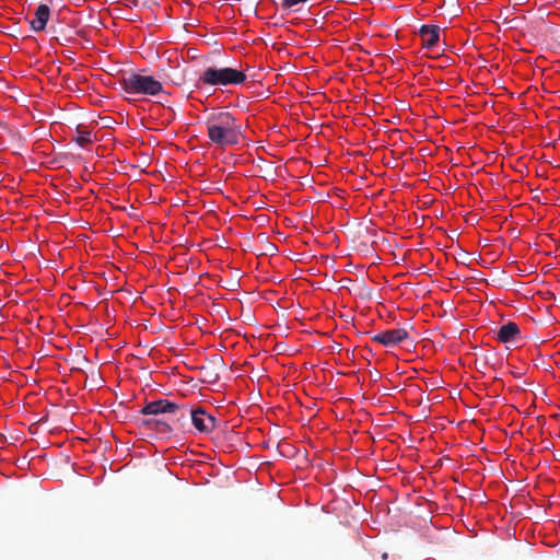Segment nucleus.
I'll list each match as a JSON object with an SVG mask.
<instances>
[{"label":"nucleus","mask_w":560,"mask_h":560,"mask_svg":"<svg viewBox=\"0 0 560 560\" xmlns=\"http://www.w3.org/2000/svg\"><path fill=\"white\" fill-rule=\"evenodd\" d=\"M189 418L191 424L201 434L211 433L217 427V419L208 413L203 408L190 409Z\"/></svg>","instance_id":"20e7f679"},{"label":"nucleus","mask_w":560,"mask_h":560,"mask_svg":"<svg viewBox=\"0 0 560 560\" xmlns=\"http://www.w3.org/2000/svg\"><path fill=\"white\" fill-rule=\"evenodd\" d=\"M143 424L151 429L156 431L159 434L168 438L173 433V425L168 423V421L162 420V419H148L143 421Z\"/></svg>","instance_id":"9d476101"},{"label":"nucleus","mask_w":560,"mask_h":560,"mask_svg":"<svg viewBox=\"0 0 560 560\" xmlns=\"http://www.w3.org/2000/svg\"><path fill=\"white\" fill-rule=\"evenodd\" d=\"M189 411L190 409L186 406H179V409L176 411V413H171L173 416L170 421H172L173 430L184 431L185 427L187 424V420L189 418Z\"/></svg>","instance_id":"9b49d317"},{"label":"nucleus","mask_w":560,"mask_h":560,"mask_svg":"<svg viewBox=\"0 0 560 560\" xmlns=\"http://www.w3.org/2000/svg\"><path fill=\"white\" fill-rule=\"evenodd\" d=\"M382 558H383V559H387V553H386V552H385V553H383Z\"/></svg>","instance_id":"ddd939ff"},{"label":"nucleus","mask_w":560,"mask_h":560,"mask_svg":"<svg viewBox=\"0 0 560 560\" xmlns=\"http://www.w3.org/2000/svg\"><path fill=\"white\" fill-rule=\"evenodd\" d=\"M206 127L210 142L220 148L237 145L244 138L242 126L229 112L212 113Z\"/></svg>","instance_id":"f257e3e1"},{"label":"nucleus","mask_w":560,"mask_h":560,"mask_svg":"<svg viewBox=\"0 0 560 560\" xmlns=\"http://www.w3.org/2000/svg\"><path fill=\"white\" fill-rule=\"evenodd\" d=\"M246 74L234 68H217L214 66L207 67L199 75L196 86L202 85L221 86V85H237L244 83Z\"/></svg>","instance_id":"f03ea898"},{"label":"nucleus","mask_w":560,"mask_h":560,"mask_svg":"<svg viewBox=\"0 0 560 560\" xmlns=\"http://www.w3.org/2000/svg\"><path fill=\"white\" fill-rule=\"evenodd\" d=\"M72 140L83 148L92 142V132L86 126L78 125L75 128V136Z\"/></svg>","instance_id":"f8f14e48"},{"label":"nucleus","mask_w":560,"mask_h":560,"mask_svg":"<svg viewBox=\"0 0 560 560\" xmlns=\"http://www.w3.org/2000/svg\"><path fill=\"white\" fill-rule=\"evenodd\" d=\"M179 405L168 399H158L147 402L141 409V413L145 416H159L176 413Z\"/></svg>","instance_id":"39448f33"},{"label":"nucleus","mask_w":560,"mask_h":560,"mask_svg":"<svg viewBox=\"0 0 560 560\" xmlns=\"http://www.w3.org/2000/svg\"><path fill=\"white\" fill-rule=\"evenodd\" d=\"M120 85L127 94L155 96L163 92V85L151 75L131 72L124 75Z\"/></svg>","instance_id":"7ed1b4c3"},{"label":"nucleus","mask_w":560,"mask_h":560,"mask_svg":"<svg viewBox=\"0 0 560 560\" xmlns=\"http://www.w3.org/2000/svg\"><path fill=\"white\" fill-rule=\"evenodd\" d=\"M521 334V330L514 322L502 325L497 331V339L502 343L514 341Z\"/></svg>","instance_id":"0eeeda50"},{"label":"nucleus","mask_w":560,"mask_h":560,"mask_svg":"<svg viewBox=\"0 0 560 560\" xmlns=\"http://www.w3.org/2000/svg\"><path fill=\"white\" fill-rule=\"evenodd\" d=\"M408 337L409 334L406 329L397 328L376 334L372 337V340L385 347H394L408 339Z\"/></svg>","instance_id":"423d86ee"},{"label":"nucleus","mask_w":560,"mask_h":560,"mask_svg":"<svg viewBox=\"0 0 560 560\" xmlns=\"http://www.w3.org/2000/svg\"><path fill=\"white\" fill-rule=\"evenodd\" d=\"M439 27L438 26H431V25H422L419 35L422 40V45L425 48H433L436 46L440 35H439Z\"/></svg>","instance_id":"6e6552de"},{"label":"nucleus","mask_w":560,"mask_h":560,"mask_svg":"<svg viewBox=\"0 0 560 560\" xmlns=\"http://www.w3.org/2000/svg\"><path fill=\"white\" fill-rule=\"evenodd\" d=\"M50 9L47 4H39L35 11V16L31 21L32 30L35 32L43 31L49 20Z\"/></svg>","instance_id":"1a4fd4ad"}]
</instances>
